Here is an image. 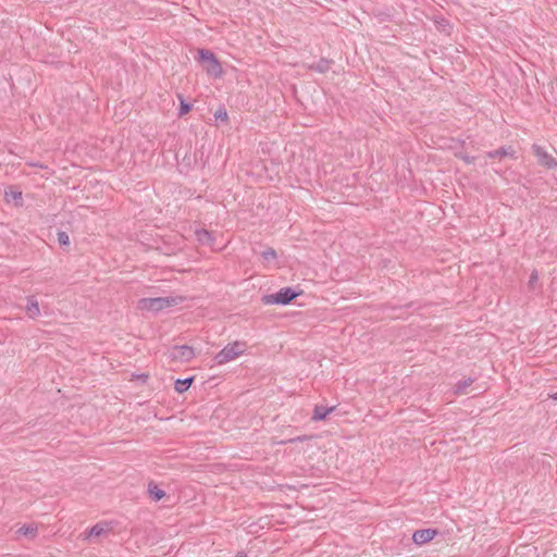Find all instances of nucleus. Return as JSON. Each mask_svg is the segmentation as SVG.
Segmentation results:
<instances>
[{
	"label": "nucleus",
	"mask_w": 557,
	"mask_h": 557,
	"mask_svg": "<svg viewBox=\"0 0 557 557\" xmlns=\"http://www.w3.org/2000/svg\"><path fill=\"white\" fill-rule=\"evenodd\" d=\"M182 297H156V298H141L138 300L137 308L151 312H159L165 308L178 305Z\"/></svg>",
	"instance_id": "f257e3e1"
},
{
	"label": "nucleus",
	"mask_w": 557,
	"mask_h": 557,
	"mask_svg": "<svg viewBox=\"0 0 557 557\" xmlns=\"http://www.w3.org/2000/svg\"><path fill=\"white\" fill-rule=\"evenodd\" d=\"M198 53V62L208 74L214 77L222 75V65L211 50L199 49Z\"/></svg>",
	"instance_id": "f03ea898"
},
{
	"label": "nucleus",
	"mask_w": 557,
	"mask_h": 557,
	"mask_svg": "<svg viewBox=\"0 0 557 557\" xmlns=\"http://www.w3.org/2000/svg\"><path fill=\"white\" fill-rule=\"evenodd\" d=\"M299 293L295 292L292 287H283L275 294L265 295L262 297V301L265 305H288L294 300Z\"/></svg>",
	"instance_id": "7ed1b4c3"
},
{
	"label": "nucleus",
	"mask_w": 557,
	"mask_h": 557,
	"mask_svg": "<svg viewBox=\"0 0 557 557\" xmlns=\"http://www.w3.org/2000/svg\"><path fill=\"white\" fill-rule=\"evenodd\" d=\"M242 343L235 342L226 345L221 351L214 356V360L218 364L226 363L233 360L235 357L240 356L244 350L240 348Z\"/></svg>",
	"instance_id": "20e7f679"
},
{
	"label": "nucleus",
	"mask_w": 557,
	"mask_h": 557,
	"mask_svg": "<svg viewBox=\"0 0 557 557\" xmlns=\"http://www.w3.org/2000/svg\"><path fill=\"white\" fill-rule=\"evenodd\" d=\"M194 357V348L188 345H175L169 350V358L173 361L188 362Z\"/></svg>",
	"instance_id": "39448f33"
},
{
	"label": "nucleus",
	"mask_w": 557,
	"mask_h": 557,
	"mask_svg": "<svg viewBox=\"0 0 557 557\" xmlns=\"http://www.w3.org/2000/svg\"><path fill=\"white\" fill-rule=\"evenodd\" d=\"M533 153L537 159L539 164L547 168V169H554L557 166V160L550 156L543 147L539 145L532 146Z\"/></svg>",
	"instance_id": "423d86ee"
},
{
	"label": "nucleus",
	"mask_w": 557,
	"mask_h": 557,
	"mask_svg": "<svg viewBox=\"0 0 557 557\" xmlns=\"http://www.w3.org/2000/svg\"><path fill=\"white\" fill-rule=\"evenodd\" d=\"M438 533L436 529H421L417 530L412 535V541L417 545H423L432 541Z\"/></svg>",
	"instance_id": "0eeeda50"
},
{
	"label": "nucleus",
	"mask_w": 557,
	"mask_h": 557,
	"mask_svg": "<svg viewBox=\"0 0 557 557\" xmlns=\"http://www.w3.org/2000/svg\"><path fill=\"white\" fill-rule=\"evenodd\" d=\"M195 235H196V239L199 244L208 246L212 249H215L214 238H213L211 232H209L205 228H200L195 232Z\"/></svg>",
	"instance_id": "6e6552de"
},
{
	"label": "nucleus",
	"mask_w": 557,
	"mask_h": 557,
	"mask_svg": "<svg viewBox=\"0 0 557 557\" xmlns=\"http://www.w3.org/2000/svg\"><path fill=\"white\" fill-rule=\"evenodd\" d=\"M25 310L30 319H35L40 314L39 304L35 296L27 297Z\"/></svg>",
	"instance_id": "1a4fd4ad"
},
{
	"label": "nucleus",
	"mask_w": 557,
	"mask_h": 557,
	"mask_svg": "<svg viewBox=\"0 0 557 557\" xmlns=\"http://www.w3.org/2000/svg\"><path fill=\"white\" fill-rule=\"evenodd\" d=\"M111 529L109 528V524L106 523V522H99V523H96L95 525H92L88 531H87V535L86 537L87 539H91V537H98V536H101L106 533H108Z\"/></svg>",
	"instance_id": "9d476101"
},
{
	"label": "nucleus",
	"mask_w": 557,
	"mask_h": 557,
	"mask_svg": "<svg viewBox=\"0 0 557 557\" xmlns=\"http://www.w3.org/2000/svg\"><path fill=\"white\" fill-rule=\"evenodd\" d=\"M334 410V407L315 406L312 414V420L321 421L325 420L326 417Z\"/></svg>",
	"instance_id": "9b49d317"
},
{
	"label": "nucleus",
	"mask_w": 557,
	"mask_h": 557,
	"mask_svg": "<svg viewBox=\"0 0 557 557\" xmlns=\"http://www.w3.org/2000/svg\"><path fill=\"white\" fill-rule=\"evenodd\" d=\"M148 493H149V496L154 502H159L165 496V492L163 490L159 488V486L154 482H150L148 484Z\"/></svg>",
	"instance_id": "f8f14e48"
},
{
	"label": "nucleus",
	"mask_w": 557,
	"mask_h": 557,
	"mask_svg": "<svg viewBox=\"0 0 557 557\" xmlns=\"http://www.w3.org/2000/svg\"><path fill=\"white\" fill-rule=\"evenodd\" d=\"M194 382V376H189L187 379H177L174 384V388L177 393L183 394L185 393Z\"/></svg>",
	"instance_id": "ddd939ff"
},
{
	"label": "nucleus",
	"mask_w": 557,
	"mask_h": 557,
	"mask_svg": "<svg viewBox=\"0 0 557 557\" xmlns=\"http://www.w3.org/2000/svg\"><path fill=\"white\" fill-rule=\"evenodd\" d=\"M37 530H38L37 527L35 524L30 523V524L22 525L17 530V533L21 535L29 536V537H35L37 534Z\"/></svg>",
	"instance_id": "4468645a"
},
{
	"label": "nucleus",
	"mask_w": 557,
	"mask_h": 557,
	"mask_svg": "<svg viewBox=\"0 0 557 557\" xmlns=\"http://www.w3.org/2000/svg\"><path fill=\"white\" fill-rule=\"evenodd\" d=\"M265 262H273L277 258L276 251L272 247H268L259 253Z\"/></svg>",
	"instance_id": "2eb2a0df"
},
{
	"label": "nucleus",
	"mask_w": 557,
	"mask_h": 557,
	"mask_svg": "<svg viewBox=\"0 0 557 557\" xmlns=\"http://www.w3.org/2000/svg\"><path fill=\"white\" fill-rule=\"evenodd\" d=\"M178 99L181 101L178 115L183 116L191 111L193 104L189 102H186L182 95H178Z\"/></svg>",
	"instance_id": "dca6fc26"
},
{
	"label": "nucleus",
	"mask_w": 557,
	"mask_h": 557,
	"mask_svg": "<svg viewBox=\"0 0 557 557\" xmlns=\"http://www.w3.org/2000/svg\"><path fill=\"white\" fill-rule=\"evenodd\" d=\"M311 69L319 73H325L330 70V62L327 60L321 59L315 64H312Z\"/></svg>",
	"instance_id": "f3484780"
},
{
	"label": "nucleus",
	"mask_w": 557,
	"mask_h": 557,
	"mask_svg": "<svg viewBox=\"0 0 557 557\" xmlns=\"http://www.w3.org/2000/svg\"><path fill=\"white\" fill-rule=\"evenodd\" d=\"M473 380L472 379H467V380H463V381H459L456 386H455V393L456 394H466V389L468 386H470L472 384Z\"/></svg>",
	"instance_id": "a211bd4d"
},
{
	"label": "nucleus",
	"mask_w": 557,
	"mask_h": 557,
	"mask_svg": "<svg viewBox=\"0 0 557 557\" xmlns=\"http://www.w3.org/2000/svg\"><path fill=\"white\" fill-rule=\"evenodd\" d=\"M5 197L8 200H9V197H11L15 201L16 206H22V202H23L22 191L10 189V191L5 193Z\"/></svg>",
	"instance_id": "6ab92c4d"
},
{
	"label": "nucleus",
	"mask_w": 557,
	"mask_h": 557,
	"mask_svg": "<svg viewBox=\"0 0 557 557\" xmlns=\"http://www.w3.org/2000/svg\"><path fill=\"white\" fill-rule=\"evenodd\" d=\"M509 152L506 148L504 147H500L499 149H496L494 151H490L486 153V156L490 158V159H502L506 156H508Z\"/></svg>",
	"instance_id": "aec40b11"
},
{
	"label": "nucleus",
	"mask_w": 557,
	"mask_h": 557,
	"mask_svg": "<svg viewBox=\"0 0 557 557\" xmlns=\"http://www.w3.org/2000/svg\"><path fill=\"white\" fill-rule=\"evenodd\" d=\"M313 438V435H301V436H297V437H292V438H288V440H285V441H282L280 444L282 445H285V444H293V443H298V442H306V441H309Z\"/></svg>",
	"instance_id": "412c9836"
},
{
	"label": "nucleus",
	"mask_w": 557,
	"mask_h": 557,
	"mask_svg": "<svg viewBox=\"0 0 557 557\" xmlns=\"http://www.w3.org/2000/svg\"><path fill=\"white\" fill-rule=\"evenodd\" d=\"M58 243L61 247L70 245V237L66 232H64V231L58 232Z\"/></svg>",
	"instance_id": "4be33fe9"
},
{
	"label": "nucleus",
	"mask_w": 557,
	"mask_h": 557,
	"mask_svg": "<svg viewBox=\"0 0 557 557\" xmlns=\"http://www.w3.org/2000/svg\"><path fill=\"white\" fill-rule=\"evenodd\" d=\"M214 117L216 121H226L227 120V112L225 108H219L215 113Z\"/></svg>",
	"instance_id": "5701e85b"
},
{
	"label": "nucleus",
	"mask_w": 557,
	"mask_h": 557,
	"mask_svg": "<svg viewBox=\"0 0 557 557\" xmlns=\"http://www.w3.org/2000/svg\"><path fill=\"white\" fill-rule=\"evenodd\" d=\"M456 157L463 160L467 164H472V163H474V160H475L474 157H470L469 154L463 153V152L456 153Z\"/></svg>",
	"instance_id": "b1692460"
},
{
	"label": "nucleus",
	"mask_w": 557,
	"mask_h": 557,
	"mask_svg": "<svg viewBox=\"0 0 557 557\" xmlns=\"http://www.w3.org/2000/svg\"><path fill=\"white\" fill-rule=\"evenodd\" d=\"M539 280V274H537V271H533L530 275V278H529V285L530 287H532Z\"/></svg>",
	"instance_id": "393cba45"
},
{
	"label": "nucleus",
	"mask_w": 557,
	"mask_h": 557,
	"mask_svg": "<svg viewBox=\"0 0 557 557\" xmlns=\"http://www.w3.org/2000/svg\"><path fill=\"white\" fill-rule=\"evenodd\" d=\"M139 377H140V380L146 381L148 379V374H141Z\"/></svg>",
	"instance_id": "a878e982"
},
{
	"label": "nucleus",
	"mask_w": 557,
	"mask_h": 557,
	"mask_svg": "<svg viewBox=\"0 0 557 557\" xmlns=\"http://www.w3.org/2000/svg\"><path fill=\"white\" fill-rule=\"evenodd\" d=\"M550 397H552L553 399L557 400V392H556V393H554V394H552V395H550Z\"/></svg>",
	"instance_id": "bb28decb"
},
{
	"label": "nucleus",
	"mask_w": 557,
	"mask_h": 557,
	"mask_svg": "<svg viewBox=\"0 0 557 557\" xmlns=\"http://www.w3.org/2000/svg\"><path fill=\"white\" fill-rule=\"evenodd\" d=\"M236 557H243L240 554H238Z\"/></svg>",
	"instance_id": "cd10ccee"
}]
</instances>
